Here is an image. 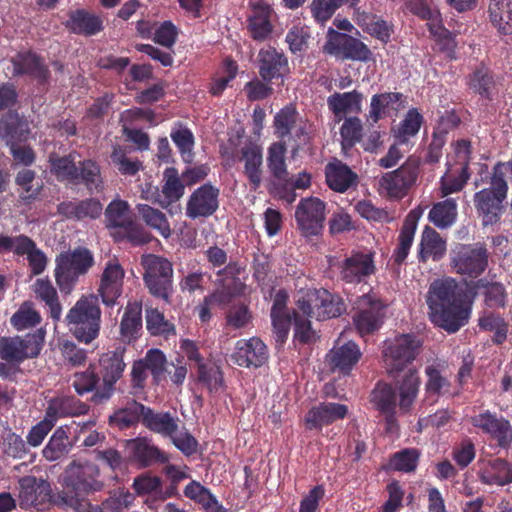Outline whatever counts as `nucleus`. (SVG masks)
I'll use <instances>...</instances> for the list:
<instances>
[{
  "mask_svg": "<svg viewBox=\"0 0 512 512\" xmlns=\"http://www.w3.org/2000/svg\"><path fill=\"white\" fill-rule=\"evenodd\" d=\"M106 225L110 229L120 231L133 220L129 213V205L126 201L117 199L112 201L105 210Z\"/></svg>",
  "mask_w": 512,
  "mask_h": 512,
  "instance_id": "obj_56",
  "label": "nucleus"
},
{
  "mask_svg": "<svg viewBox=\"0 0 512 512\" xmlns=\"http://www.w3.org/2000/svg\"><path fill=\"white\" fill-rule=\"evenodd\" d=\"M348 414V407L343 404L325 402L312 407L305 416L308 429H321L323 426L343 419Z\"/></svg>",
  "mask_w": 512,
  "mask_h": 512,
  "instance_id": "obj_24",
  "label": "nucleus"
},
{
  "mask_svg": "<svg viewBox=\"0 0 512 512\" xmlns=\"http://www.w3.org/2000/svg\"><path fill=\"white\" fill-rule=\"evenodd\" d=\"M296 303L303 315L317 320L338 317L345 311L342 299L326 289H308L301 292Z\"/></svg>",
  "mask_w": 512,
  "mask_h": 512,
  "instance_id": "obj_7",
  "label": "nucleus"
},
{
  "mask_svg": "<svg viewBox=\"0 0 512 512\" xmlns=\"http://www.w3.org/2000/svg\"><path fill=\"white\" fill-rule=\"evenodd\" d=\"M374 271L370 254H354L347 258L342 266L341 277L348 283L360 282Z\"/></svg>",
  "mask_w": 512,
  "mask_h": 512,
  "instance_id": "obj_34",
  "label": "nucleus"
},
{
  "mask_svg": "<svg viewBox=\"0 0 512 512\" xmlns=\"http://www.w3.org/2000/svg\"><path fill=\"white\" fill-rule=\"evenodd\" d=\"M144 270L143 281L148 291L157 298L169 303L173 294L172 263L159 255L145 254L141 257Z\"/></svg>",
  "mask_w": 512,
  "mask_h": 512,
  "instance_id": "obj_6",
  "label": "nucleus"
},
{
  "mask_svg": "<svg viewBox=\"0 0 512 512\" xmlns=\"http://www.w3.org/2000/svg\"><path fill=\"white\" fill-rule=\"evenodd\" d=\"M372 402L385 415L387 430L393 432L396 428V394L390 385H379L372 392Z\"/></svg>",
  "mask_w": 512,
  "mask_h": 512,
  "instance_id": "obj_33",
  "label": "nucleus"
},
{
  "mask_svg": "<svg viewBox=\"0 0 512 512\" xmlns=\"http://www.w3.org/2000/svg\"><path fill=\"white\" fill-rule=\"evenodd\" d=\"M1 136L7 139L8 143L24 141L29 134L28 121L17 113H8L1 121Z\"/></svg>",
  "mask_w": 512,
  "mask_h": 512,
  "instance_id": "obj_47",
  "label": "nucleus"
},
{
  "mask_svg": "<svg viewBox=\"0 0 512 512\" xmlns=\"http://www.w3.org/2000/svg\"><path fill=\"white\" fill-rule=\"evenodd\" d=\"M66 26L77 34L94 35L102 30V21L94 14L76 10L70 13Z\"/></svg>",
  "mask_w": 512,
  "mask_h": 512,
  "instance_id": "obj_42",
  "label": "nucleus"
},
{
  "mask_svg": "<svg viewBox=\"0 0 512 512\" xmlns=\"http://www.w3.org/2000/svg\"><path fill=\"white\" fill-rule=\"evenodd\" d=\"M100 469L91 462L70 463L63 477V490L54 497V503L76 511L85 509L83 503L90 493L102 490L104 483L99 480Z\"/></svg>",
  "mask_w": 512,
  "mask_h": 512,
  "instance_id": "obj_2",
  "label": "nucleus"
},
{
  "mask_svg": "<svg viewBox=\"0 0 512 512\" xmlns=\"http://www.w3.org/2000/svg\"><path fill=\"white\" fill-rule=\"evenodd\" d=\"M420 385V378L414 369H409L403 376L402 380L398 382L397 388L399 391V410L406 414L410 411L413 402L415 401Z\"/></svg>",
  "mask_w": 512,
  "mask_h": 512,
  "instance_id": "obj_38",
  "label": "nucleus"
},
{
  "mask_svg": "<svg viewBox=\"0 0 512 512\" xmlns=\"http://www.w3.org/2000/svg\"><path fill=\"white\" fill-rule=\"evenodd\" d=\"M184 494L189 499L202 505L208 512H217L220 508L216 497L199 482L192 481L189 483L184 489Z\"/></svg>",
  "mask_w": 512,
  "mask_h": 512,
  "instance_id": "obj_60",
  "label": "nucleus"
},
{
  "mask_svg": "<svg viewBox=\"0 0 512 512\" xmlns=\"http://www.w3.org/2000/svg\"><path fill=\"white\" fill-rule=\"evenodd\" d=\"M325 176L328 186L339 193H344L355 187L358 182V175L338 159H334L326 165Z\"/></svg>",
  "mask_w": 512,
  "mask_h": 512,
  "instance_id": "obj_26",
  "label": "nucleus"
},
{
  "mask_svg": "<svg viewBox=\"0 0 512 512\" xmlns=\"http://www.w3.org/2000/svg\"><path fill=\"white\" fill-rule=\"evenodd\" d=\"M363 94L357 90L345 93H334L327 98L328 108L340 121L348 113H359L362 110Z\"/></svg>",
  "mask_w": 512,
  "mask_h": 512,
  "instance_id": "obj_30",
  "label": "nucleus"
},
{
  "mask_svg": "<svg viewBox=\"0 0 512 512\" xmlns=\"http://www.w3.org/2000/svg\"><path fill=\"white\" fill-rule=\"evenodd\" d=\"M274 128L278 138H294L297 143L296 149L300 144L307 143L309 139L308 125L293 106H285L276 113Z\"/></svg>",
  "mask_w": 512,
  "mask_h": 512,
  "instance_id": "obj_16",
  "label": "nucleus"
},
{
  "mask_svg": "<svg viewBox=\"0 0 512 512\" xmlns=\"http://www.w3.org/2000/svg\"><path fill=\"white\" fill-rule=\"evenodd\" d=\"M240 268L236 264H229L218 275L222 277L220 284L213 293L205 296L206 303H214L218 306H227L232 300L244 293L245 284L236 277Z\"/></svg>",
  "mask_w": 512,
  "mask_h": 512,
  "instance_id": "obj_17",
  "label": "nucleus"
},
{
  "mask_svg": "<svg viewBox=\"0 0 512 512\" xmlns=\"http://www.w3.org/2000/svg\"><path fill=\"white\" fill-rule=\"evenodd\" d=\"M446 250V240L436 230L430 226H425L419 243V260L421 262H427L430 259L439 261L445 256Z\"/></svg>",
  "mask_w": 512,
  "mask_h": 512,
  "instance_id": "obj_29",
  "label": "nucleus"
},
{
  "mask_svg": "<svg viewBox=\"0 0 512 512\" xmlns=\"http://www.w3.org/2000/svg\"><path fill=\"white\" fill-rule=\"evenodd\" d=\"M232 359L242 367H261L268 360L267 347L257 337L241 339L236 343Z\"/></svg>",
  "mask_w": 512,
  "mask_h": 512,
  "instance_id": "obj_21",
  "label": "nucleus"
},
{
  "mask_svg": "<svg viewBox=\"0 0 512 512\" xmlns=\"http://www.w3.org/2000/svg\"><path fill=\"white\" fill-rule=\"evenodd\" d=\"M51 173L56 176L59 181H67L74 184L77 179L78 166L75 164V157L69 154L63 157L52 154L49 156Z\"/></svg>",
  "mask_w": 512,
  "mask_h": 512,
  "instance_id": "obj_52",
  "label": "nucleus"
},
{
  "mask_svg": "<svg viewBox=\"0 0 512 512\" xmlns=\"http://www.w3.org/2000/svg\"><path fill=\"white\" fill-rule=\"evenodd\" d=\"M503 165H496L491 177L490 187L474 195V205L484 226L496 223L501 215L502 203L507 196L508 186L503 178Z\"/></svg>",
  "mask_w": 512,
  "mask_h": 512,
  "instance_id": "obj_5",
  "label": "nucleus"
},
{
  "mask_svg": "<svg viewBox=\"0 0 512 512\" xmlns=\"http://www.w3.org/2000/svg\"><path fill=\"white\" fill-rule=\"evenodd\" d=\"M31 289L35 295V298L43 302L48 308L50 317L54 321L60 320L62 314V306L59 301L57 290L51 280L47 277L38 278L32 284Z\"/></svg>",
  "mask_w": 512,
  "mask_h": 512,
  "instance_id": "obj_32",
  "label": "nucleus"
},
{
  "mask_svg": "<svg viewBox=\"0 0 512 512\" xmlns=\"http://www.w3.org/2000/svg\"><path fill=\"white\" fill-rule=\"evenodd\" d=\"M197 380L210 392H217L223 386V375L220 368L212 363H199Z\"/></svg>",
  "mask_w": 512,
  "mask_h": 512,
  "instance_id": "obj_61",
  "label": "nucleus"
},
{
  "mask_svg": "<svg viewBox=\"0 0 512 512\" xmlns=\"http://www.w3.org/2000/svg\"><path fill=\"white\" fill-rule=\"evenodd\" d=\"M168 438L185 456H191L197 452L198 441L182 423L177 426L176 431Z\"/></svg>",
  "mask_w": 512,
  "mask_h": 512,
  "instance_id": "obj_63",
  "label": "nucleus"
},
{
  "mask_svg": "<svg viewBox=\"0 0 512 512\" xmlns=\"http://www.w3.org/2000/svg\"><path fill=\"white\" fill-rule=\"evenodd\" d=\"M219 193V189L211 184H204L197 188L187 201V217L197 219L213 215L219 207Z\"/></svg>",
  "mask_w": 512,
  "mask_h": 512,
  "instance_id": "obj_20",
  "label": "nucleus"
},
{
  "mask_svg": "<svg viewBox=\"0 0 512 512\" xmlns=\"http://www.w3.org/2000/svg\"><path fill=\"white\" fill-rule=\"evenodd\" d=\"M285 154V143H273L268 149V169L271 175L279 182H287L289 178Z\"/></svg>",
  "mask_w": 512,
  "mask_h": 512,
  "instance_id": "obj_51",
  "label": "nucleus"
},
{
  "mask_svg": "<svg viewBox=\"0 0 512 512\" xmlns=\"http://www.w3.org/2000/svg\"><path fill=\"white\" fill-rule=\"evenodd\" d=\"M12 62L16 74H29L40 80L47 78V69L35 54H18Z\"/></svg>",
  "mask_w": 512,
  "mask_h": 512,
  "instance_id": "obj_53",
  "label": "nucleus"
},
{
  "mask_svg": "<svg viewBox=\"0 0 512 512\" xmlns=\"http://www.w3.org/2000/svg\"><path fill=\"white\" fill-rule=\"evenodd\" d=\"M132 459L143 467L154 463H167L169 456L146 437L130 439L126 443Z\"/></svg>",
  "mask_w": 512,
  "mask_h": 512,
  "instance_id": "obj_23",
  "label": "nucleus"
},
{
  "mask_svg": "<svg viewBox=\"0 0 512 512\" xmlns=\"http://www.w3.org/2000/svg\"><path fill=\"white\" fill-rule=\"evenodd\" d=\"M136 210L141 220L150 228L156 230L162 237L169 238L172 234L166 215L147 204H137Z\"/></svg>",
  "mask_w": 512,
  "mask_h": 512,
  "instance_id": "obj_45",
  "label": "nucleus"
},
{
  "mask_svg": "<svg viewBox=\"0 0 512 512\" xmlns=\"http://www.w3.org/2000/svg\"><path fill=\"white\" fill-rule=\"evenodd\" d=\"M89 406L73 396H64L52 400L46 410L56 422L58 417L79 416L88 412Z\"/></svg>",
  "mask_w": 512,
  "mask_h": 512,
  "instance_id": "obj_40",
  "label": "nucleus"
},
{
  "mask_svg": "<svg viewBox=\"0 0 512 512\" xmlns=\"http://www.w3.org/2000/svg\"><path fill=\"white\" fill-rule=\"evenodd\" d=\"M240 161L244 163V174L251 190L257 191L262 183L263 153L262 148L252 142L246 143L240 150Z\"/></svg>",
  "mask_w": 512,
  "mask_h": 512,
  "instance_id": "obj_25",
  "label": "nucleus"
},
{
  "mask_svg": "<svg viewBox=\"0 0 512 512\" xmlns=\"http://www.w3.org/2000/svg\"><path fill=\"white\" fill-rule=\"evenodd\" d=\"M154 381L159 383L165 376L168 362L164 353L159 349H149L142 358Z\"/></svg>",
  "mask_w": 512,
  "mask_h": 512,
  "instance_id": "obj_64",
  "label": "nucleus"
},
{
  "mask_svg": "<svg viewBox=\"0 0 512 512\" xmlns=\"http://www.w3.org/2000/svg\"><path fill=\"white\" fill-rule=\"evenodd\" d=\"M71 449L68 435L63 427L57 428L42 453L46 460L56 461L65 456Z\"/></svg>",
  "mask_w": 512,
  "mask_h": 512,
  "instance_id": "obj_58",
  "label": "nucleus"
},
{
  "mask_svg": "<svg viewBox=\"0 0 512 512\" xmlns=\"http://www.w3.org/2000/svg\"><path fill=\"white\" fill-rule=\"evenodd\" d=\"M55 264V281L61 292L69 294L79 278L94 265V256L87 248L78 247L60 253L55 259Z\"/></svg>",
  "mask_w": 512,
  "mask_h": 512,
  "instance_id": "obj_4",
  "label": "nucleus"
},
{
  "mask_svg": "<svg viewBox=\"0 0 512 512\" xmlns=\"http://www.w3.org/2000/svg\"><path fill=\"white\" fill-rule=\"evenodd\" d=\"M179 424H181V420L178 416L170 412H156L147 407L144 417V426L150 431L168 438L176 431Z\"/></svg>",
  "mask_w": 512,
  "mask_h": 512,
  "instance_id": "obj_36",
  "label": "nucleus"
},
{
  "mask_svg": "<svg viewBox=\"0 0 512 512\" xmlns=\"http://www.w3.org/2000/svg\"><path fill=\"white\" fill-rule=\"evenodd\" d=\"M420 217V213L416 210H412L406 216L399 234V244L394 251L393 257L395 262L402 263L408 256L409 250L412 246L414 235L417 229V222Z\"/></svg>",
  "mask_w": 512,
  "mask_h": 512,
  "instance_id": "obj_37",
  "label": "nucleus"
},
{
  "mask_svg": "<svg viewBox=\"0 0 512 512\" xmlns=\"http://www.w3.org/2000/svg\"><path fill=\"white\" fill-rule=\"evenodd\" d=\"M41 320V315L33 307V303L25 301L11 316L10 324L15 330L24 331L36 327L40 324Z\"/></svg>",
  "mask_w": 512,
  "mask_h": 512,
  "instance_id": "obj_55",
  "label": "nucleus"
},
{
  "mask_svg": "<svg viewBox=\"0 0 512 512\" xmlns=\"http://www.w3.org/2000/svg\"><path fill=\"white\" fill-rule=\"evenodd\" d=\"M357 312L353 321L361 335L369 334L379 329L385 315V305L372 294H364L355 302Z\"/></svg>",
  "mask_w": 512,
  "mask_h": 512,
  "instance_id": "obj_13",
  "label": "nucleus"
},
{
  "mask_svg": "<svg viewBox=\"0 0 512 512\" xmlns=\"http://www.w3.org/2000/svg\"><path fill=\"white\" fill-rule=\"evenodd\" d=\"M184 193L185 185L180 179L178 171L173 167H168L163 172L161 190L155 187L152 192L143 191L142 197L173 214V204L177 203L184 196Z\"/></svg>",
  "mask_w": 512,
  "mask_h": 512,
  "instance_id": "obj_14",
  "label": "nucleus"
},
{
  "mask_svg": "<svg viewBox=\"0 0 512 512\" xmlns=\"http://www.w3.org/2000/svg\"><path fill=\"white\" fill-rule=\"evenodd\" d=\"M79 170L74 184H84L91 193H98L103 188L100 167L92 160L79 161Z\"/></svg>",
  "mask_w": 512,
  "mask_h": 512,
  "instance_id": "obj_49",
  "label": "nucleus"
},
{
  "mask_svg": "<svg viewBox=\"0 0 512 512\" xmlns=\"http://www.w3.org/2000/svg\"><path fill=\"white\" fill-rule=\"evenodd\" d=\"M58 214L73 220L96 219L102 213V205L96 199L61 202L57 207Z\"/></svg>",
  "mask_w": 512,
  "mask_h": 512,
  "instance_id": "obj_28",
  "label": "nucleus"
},
{
  "mask_svg": "<svg viewBox=\"0 0 512 512\" xmlns=\"http://www.w3.org/2000/svg\"><path fill=\"white\" fill-rule=\"evenodd\" d=\"M337 41L344 58L363 62L370 59L371 51L360 40L346 34H340Z\"/></svg>",
  "mask_w": 512,
  "mask_h": 512,
  "instance_id": "obj_54",
  "label": "nucleus"
},
{
  "mask_svg": "<svg viewBox=\"0 0 512 512\" xmlns=\"http://www.w3.org/2000/svg\"><path fill=\"white\" fill-rule=\"evenodd\" d=\"M422 119V115L417 109H410L398 128L394 130L397 144H406L411 137H414L419 132Z\"/></svg>",
  "mask_w": 512,
  "mask_h": 512,
  "instance_id": "obj_59",
  "label": "nucleus"
},
{
  "mask_svg": "<svg viewBox=\"0 0 512 512\" xmlns=\"http://www.w3.org/2000/svg\"><path fill=\"white\" fill-rule=\"evenodd\" d=\"M361 352L357 344L348 341L343 345L334 347L327 355L331 368L343 373H349L352 367L359 361Z\"/></svg>",
  "mask_w": 512,
  "mask_h": 512,
  "instance_id": "obj_35",
  "label": "nucleus"
},
{
  "mask_svg": "<svg viewBox=\"0 0 512 512\" xmlns=\"http://www.w3.org/2000/svg\"><path fill=\"white\" fill-rule=\"evenodd\" d=\"M420 162L409 157L399 168L384 173L378 182L379 193L383 196L400 199L416 183Z\"/></svg>",
  "mask_w": 512,
  "mask_h": 512,
  "instance_id": "obj_10",
  "label": "nucleus"
},
{
  "mask_svg": "<svg viewBox=\"0 0 512 512\" xmlns=\"http://www.w3.org/2000/svg\"><path fill=\"white\" fill-rule=\"evenodd\" d=\"M271 11L267 6H254L248 17V30L253 39L263 41L272 32Z\"/></svg>",
  "mask_w": 512,
  "mask_h": 512,
  "instance_id": "obj_41",
  "label": "nucleus"
},
{
  "mask_svg": "<svg viewBox=\"0 0 512 512\" xmlns=\"http://www.w3.org/2000/svg\"><path fill=\"white\" fill-rule=\"evenodd\" d=\"M147 411V407L136 401L127 403V405L116 411L110 416V422L116 425L120 429L129 428L141 419L144 425V417Z\"/></svg>",
  "mask_w": 512,
  "mask_h": 512,
  "instance_id": "obj_48",
  "label": "nucleus"
},
{
  "mask_svg": "<svg viewBox=\"0 0 512 512\" xmlns=\"http://www.w3.org/2000/svg\"><path fill=\"white\" fill-rule=\"evenodd\" d=\"M470 174L464 168L449 166L446 173L441 177L440 191L441 196L446 197L449 194L461 191L467 183Z\"/></svg>",
  "mask_w": 512,
  "mask_h": 512,
  "instance_id": "obj_57",
  "label": "nucleus"
},
{
  "mask_svg": "<svg viewBox=\"0 0 512 512\" xmlns=\"http://www.w3.org/2000/svg\"><path fill=\"white\" fill-rule=\"evenodd\" d=\"M46 331L38 328L24 336L0 337V359L10 364H20L26 359L36 358L44 345Z\"/></svg>",
  "mask_w": 512,
  "mask_h": 512,
  "instance_id": "obj_8",
  "label": "nucleus"
},
{
  "mask_svg": "<svg viewBox=\"0 0 512 512\" xmlns=\"http://www.w3.org/2000/svg\"><path fill=\"white\" fill-rule=\"evenodd\" d=\"M489 16L492 24L503 34H512V0H490Z\"/></svg>",
  "mask_w": 512,
  "mask_h": 512,
  "instance_id": "obj_44",
  "label": "nucleus"
},
{
  "mask_svg": "<svg viewBox=\"0 0 512 512\" xmlns=\"http://www.w3.org/2000/svg\"><path fill=\"white\" fill-rule=\"evenodd\" d=\"M102 386L99 387L91 397L95 404H102L108 401L113 392L115 383L122 377L125 369L123 353L112 351L105 353L100 358Z\"/></svg>",
  "mask_w": 512,
  "mask_h": 512,
  "instance_id": "obj_12",
  "label": "nucleus"
},
{
  "mask_svg": "<svg viewBox=\"0 0 512 512\" xmlns=\"http://www.w3.org/2000/svg\"><path fill=\"white\" fill-rule=\"evenodd\" d=\"M479 478L487 485L504 486L512 483V463L501 458L488 461L479 471Z\"/></svg>",
  "mask_w": 512,
  "mask_h": 512,
  "instance_id": "obj_31",
  "label": "nucleus"
},
{
  "mask_svg": "<svg viewBox=\"0 0 512 512\" xmlns=\"http://www.w3.org/2000/svg\"><path fill=\"white\" fill-rule=\"evenodd\" d=\"M457 214V203L454 199L449 198L434 204L428 214V219L436 227L446 229L456 222Z\"/></svg>",
  "mask_w": 512,
  "mask_h": 512,
  "instance_id": "obj_46",
  "label": "nucleus"
},
{
  "mask_svg": "<svg viewBox=\"0 0 512 512\" xmlns=\"http://www.w3.org/2000/svg\"><path fill=\"white\" fill-rule=\"evenodd\" d=\"M133 487L137 494L150 496L145 500V503L150 508H156L155 503L157 500L165 499L162 493L161 480L156 476H138L134 479Z\"/></svg>",
  "mask_w": 512,
  "mask_h": 512,
  "instance_id": "obj_50",
  "label": "nucleus"
},
{
  "mask_svg": "<svg viewBox=\"0 0 512 512\" xmlns=\"http://www.w3.org/2000/svg\"><path fill=\"white\" fill-rule=\"evenodd\" d=\"M426 301L431 321L449 333L457 332L469 320L470 308L462 289L452 278L432 282Z\"/></svg>",
  "mask_w": 512,
  "mask_h": 512,
  "instance_id": "obj_1",
  "label": "nucleus"
},
{
  "mask_svg": "<svg viewBox=\"0 0 512 512\" xmlns=\"http://www.w3.org/2000/svg\"><path fill=\"white\" fill-rule=\"evenodd\" d=\"M421 341L410 334H402L386 341L383 348V360L389 373L403 370L417 356Z\"/></svg>",
  "mask_w": 512,
  "mask_h": 512,
  "instance_id": "obj_11",
  "label": "nucleus"
},
{
  "mask_svg": "<svg viewBox=\"0 0 512 512\" xmlns=\"http://www.w3.org/2000/svg\"><path fill=\"white\" fill-rule=\"evenodd\" d=\"M24 239L28 242L23 244L25 248L20 250L21 252H17L16 255L23 256L26 255L31 271L34 275L41 274L47 265V257L46 255L37 248L35 242L29 238L28 236H24Z\"/></svg>",
  "mask_w": 512,
  "mask_h": 512,
  "instance_id": "obj_62",
  "label": "nucleus"
},
{
  "mask_svg": "<svg viewBox=\"0 0 512 512\" xmlns=\"http://www.w3.org/2000/svg\"><path fill=\"white\" fill-rule=\"evenodd\" d=\"M325 203L316 197L302 199L295 211V219L306 237L319 235L325 221Z\"/></svg>",
  "mask_w": 512,
  "mask_h": 512,
  "instance_id": "obj_15",
  "label": "nucleus"
},
{
  "mask_svg": "<svg viewBox=\"0 0 512 512\" xmlns=\"http://www.w3.org/2000/svg\"><path fill=\"white\" fill-rule=\"evenodd\" d=\"M259 74L264 81L281 78L288 69L287 59L274 48L261 49L258 54Z\"/></svg>",
  "mask_w": 512,
  "mask_h": 512,
  "instance_id": "obj_27",
  "label": "nucleus"
},
{
  "mask_svg": "<svg viewBox=\"0 0 512 512\" xmlns=\"http://www.w3.org/2000/svg\"><path fill=\"white\" fill-rule=\"evenodd\" d=\"M470 422L482 433L496 440L499 446L507 447L511 444L512 426L503 416L486 410L472 416Z\"/></svg>",
  "mask_w": 512,
  "mask_h": 512,
  "instance_id": "obj_18",
  "label": "nucleus"
},
{
  "mask_svg": "<svg viewBox=\"0 0 512 512\" xmlns=\"http://www.w3.org/2000/svg\"><path fill=\"white\" fill-rule=\"evenodd\" d=\"M142 329V305L135 301L127 304L120 322V333L123 340L130 342Z\"/></svg>",
  "mask_w": 512,
  "mask_h": 512,
  "instance_id": "obj_39",
  "label": "nucleus"
},
{
  "mask_svg": "<svg viewBox=\"0 0 512 512\" xmlns=\"http://www.w3.org/2000/svg\"><path fill=\"white\" fill-rule=\"evenodd\" d=\"M50 485L44 480H37L34 476H25L19 479V505L21 508L39 509L49 498Z\"/></svg>",
  "mask_w": 512,
  "mask_h": 512,
  "instance_id": "obj_22",
  "label": "nucleus"
},
{
  "mask_svg": "<svg viewBox=\"0 0 512 512\" xmlns=\"http://www.w3.org/2000/svg\"><path fill=\"white\" fill-rule=\"evenodd\" d=\"M489 252L482 243L456 244L450 251V265L460 275L477 278L488 267Z\"/></svg>",
  "mask_w": 512,
  "mask_h": 512,
  "instance_id": "obj_9",
  "label": "nucleus"
},
{
  "mask_svg": "<svg viewBox=\"0 0 512 512\" xmlns=\"http://www.w3.org/2000/svg\"><path fill=\"white\" fill-rule=\"evenodd\" d=\"M124 269L115 260L106 263L97 288L98 296L104 305L112 307L122 294Z\"/></svg>",
  "mask_w": 512,
  "mask_h": 512,
  "instance_id": "obj_19",
  "label": "nucleus"
},
{
  "mask_svg": "<svg viewBox=\"0 0 512 512\" xmlns=\"http://www.w3.org/2000/svg\"><path fill=\"white\" fill-rule=\"evenodd\" d=\"M402 94L398 92H388L376 94L371 98L369 119L376 123L390 111H398Z\"/></svg>",
  "mask_w": 512,
  "mask_h": 512,
  "instance_id": "obj_43",
  "label": "nucleus"
},
{
  "mask_svg": "<svg viewBox=\"0 0 512 512\" xmlns=\"http://www.w3.org/2000/svg\"><path fill=\"white\" fill-rule=\"evenodd\" d=\"M66 322L74 336L86 344L99 335L101 310L98 296H82L68 311Z\"/></svg>",
  "mask_w": 512,
  "mask_h": 512,
  "instance_id": "obj_3",
  "label": "nucleus"
}]
</instances>
